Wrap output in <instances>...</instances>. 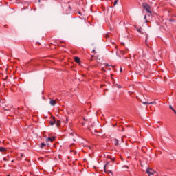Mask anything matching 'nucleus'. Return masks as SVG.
Listing matches in <instances>:
<instances>
[{
    "instance_id": "f03ea898",
    "label": "nucleus",
    "mask_w": 176,
    "mask_h": 176,
    "mask_svg": "<svg viewBox=\"0 0 176 176\" xmlns=\"http://www.w3.org/2000/svg\"><path fill=\"white\" fill-rule=\"evenodd\" d=\"M56 140V138L52 137V138H48L46 139L45 142L47 145V146H50V142H53Z\"/></svg>"
},
{
    "instance_id": "aec40b11",
    "label": "nucleus",
    "mask_w": 176,
    "mask_h": 176,
    "mask_svg": "<svg viewBox=\"0 0 176 176\" xmlns=\"http://www.w3.org/2000/svg\"><path fill=\"white\" fill-rule=\"evenodd\" d=\"M92 52H93V53H96V50H93Z\"/></svg>"
},
{
    "instance_id": "ddd939ff",
    "label": "nucleus",
    "mask_w": 176,
    "mask_h": 176,
    "mask_svg": "<svg viewBox=\"0 0 176 176\" xmlns=\"http://www.w3.org/2000/svg\"><path fill=\"white\" fill-rule=\"evenodd\" d=\"M60 124H61V121L58 120L56 122V126L58 127V126H60Z\"/></svg>"
},
{
    "instance_id": "39448f33",
    "label": "nucleus",
    "mask_w": 176,
    "mask_h": 176,
    "mask_svg": "<svg viewBox=\"0 0 176 176\" xmlns=\"http://www.w3.org/2000/svg\"><path fill=\"white\" fill-rule=\"evenodd\" d=\"M142 104H144V105H153L155 104H156V102H148V101H142Z\"/></svg>"
},
{
    "instance_id": "9b49d317",
    "label": "nucleus",
    "mask_w": 176,
    "mask_h": 176,
    "mask_svg": "<svg viewBox=\"0 0 176 176\" xmlns=\"http://www.w3.org/2000/svg\"><path fill=\"white\" fill-rule=\"evenodd\" d=\"M169 108H170V109H171L173 111H174V113L176 114V111H175V109H174V108H173V106L170 105V106H169Z\"/></svg>"
},
{
    "instance_id": "a211bd4d",
    "label": "nucleus",
    "mask_w": 176,
    "mask_h": 176,
    "mask_svg": "<svg viewBox=\"0 0 176 176\" xmlns=\"http://www.w3.org/2000/svg\"><path fill=\"white\" fill-rule=\"evenodd\" d=\"M148 42V36H146V43Z\"/></svg>"
},
{
    "instance_id": "423d86ee",
    "label": "nucleus",
    "mask_w": 176,
    "mask_h": 176,
    "mask_svg": "<svg viewBox=\"0 0 176 176\" xmlns=\"http://www.w3.org/2000/svg\"><path fill=\"white\" fill-rule=\"evenodd\" d=\"M74 61L78 64H80V58L78 56L74 57Z\"/></svg>"
},
{
    "instance_id": "c756f323",
    "label": "nucleus",
    "mask_w": 176,
    "mask_h": 176,
    "mask_svg": "<svg viewBox=\"0 0 176 176\" xmlns=\"http://www.w3.org/2000/svg\"><path fill=\"white\" fill-rule=\"evenodd\" d=\"M112 161L113 162V159H112Z\"/></svg>"
},
{
    "instance_id": "dca6fc26",
    "label": "nucleus",
    "mask_w": 176,
    "mask_h": 176,
    "mask_svg": "<svg viewBox=\"0 0 176 176\" xmlns=\"http://www.w3.org/2000/svg\"><path fill=\"white\" fill-rule=\"evenodd\" d=\"M116 87H118V89H122V86L119 85H116Z\"/></svg>"
},
{
    "instance_id": "1a4fd4ad",
    "label": "nucleus",
    "mask_w": 176,
    "mask_h": 176,
    "mask_svg": "<svg viewBox=\"0 0 176 176\" xmlns=\"http://www.w3.org/2000/svg\"><path fill=\"white\" fill-rule=\"evenodd\" d=\"M6 151V148L5 147H0V152H5Z\"/></svg>"
},
{
    "instance_id": "4468645a",
    "label": "nucleus",
    "mask_w": 176,
    "mask_h": 176,
    "mask_svg": "<svg viewBox=\"0 0 176 176\" xmlns=\"http://www.w3.org/2000/svg\"><path fill=\"white\" fill-rule=\"evenodd\" d=\"M44 146H46V144L45 143H42L41 145V148H43Z\"/></svg>"
},
{
    "instance_id": "f8f14e48",
    "label": "nucleus",
    "mask_w": 176,
    "mask_h": 176,
    "mask_svg": "<svg viewBox=\"0 0 176 176\" xmlns=\"http://www.w3.org/2000/svg\"><path fill=\"white\" fill-rule=\"evenodd\" d=\"M114 144L115 145H119V140H118V139H116L115 141H114Z\"/></svg>"
},
{
    "instance_id": "2eb2a0df",
    "label": "nucleus",
    "mask_w": 176,
    "mask_h": 176,
    "mask_svg": "<svg viewBox=\"0 0 176 176\" xmlns=\"http://www.w3.org/2000/svg\"><path fill=\"white\" fill-rule=\"evenodd\" d=\"M116 5H118V0H116L114 1V6H116Z\"/></svg>"
},
{
    "instance_id": "7ed1b4c3",
    "label": "nucleus",
    "mask_w": 176,
    "mask_h": 176,
    "mask_svg": "<svg viewBox=\"0 0 176 176\" xmlns=\"http://www.w3.org/2000/svg\"><path fill=\"white\" fill-rule=\"evenodd\" d=\"M156 171L153 170V169L148 168L146 169V173L148 174V176L153 175Z\"/></svg>"
},
{
    "instance_id": "4be33fe9",
    "label": "nucleus",
    "mask_w": 176,
    "mask_h": 176,
    "mask_svg": "<svg viewBox=\"0 0 176 176\" xmlns=\"http://www.w3.org/2000/svg\"><path fill=\"white\" fill-rule=\"evenodd\" d=\"M73 152H74V155H76V151H73Z\"/></svg>"
},
{
    "instance_id": "cd10ccee",
    "label": "nucleus",
    "mask_w": 176,
    "mask_h": 176,
    "mask_svg": "<svg viewBox=\"0 0 176 176\" xmlns=\"http://www.w3.org/2000/svg\"><path fill=\"white\" fill-rule=\"evenodd\" d=\"M3 160H6V158H4Z\"/></svg>"
},
{
    "instance_id": "a878e982",
    "label": "nucleus",
    "mask_w": 176,
    "mask_h": 176,
    "mask_svg": "<svg viewBox=\"0 0 176 176\" xmlns=\"http://www.w3.org/2000/svg\"><path fill=\"white\" fill-rule=\"evenodd\" d=\"M122 45H124V43H122Z\"/></svg>"
},
{
    "instance_id": "412c9836",
    "label": "nucleus",
    "mask_w": 176,
    "mask_h": 176,
    "mask_svg": "<svg viewBox=\"0 0 176 176\" xmlns=\"http://www.w3.org/2000/svg\"><path fill=\"white\" fill-rule=\"evenodd\" d=\"M106 67H109V64H106Z\"/></svg>"
},
{
    "instance_id": "f257e3e1",
    "label": "nucleus",
    "mask_w": 176,
    "mask_h": 176,
    "mask_svg": "<svg viewBox=\"0 0 176 176\" xmlns=\"http://www.w3.org/2000/svg\"><path fill=\"white\" fill-rule=\"evenodd\" d=\"M142 7L143 9H144V10H146L148 13H152V10H151V6H149V4L146 3H143Z\"/></svg>"
},
{
    "instance_id": "c85d7f7f",
    "label": "nucleus",
    "mask_w": 176,
    "mask_h": 176,
    "mask_svg": "<svg viewBox=\"0 0 176 176\" xmlns=\"http://www.w3.org/2000/svg\"><path fill=\"white\" fill-rule=\"evenodd\" d=\"M91 57H94V56H91Z\"/></svg>"
},
{
    "instance_id": "5701e85b",
    "label": "nucleus",
    "mask_w": 176,
    "mask_h": 176,
    "mask_svg": "<svg viewBox=\"0 0 176 176\" xmlns=\"http://www.w3.org/2000/svg\"><path fill=\"white\" fill-rule=\"evenodd\" d=\"M144 19H146V16H144Z\"/></svg>"
},
{
    "instance_id": "0eeeda50",
    "label": "nucleus",
    "mask_w": 176,
    "mask_h": 176,
    "mask_svg": "<svg viewBox=\"0 0 176 176\" xmlns=\"http://www.w3.org/2000/svg\"><path fill=\"white\" fill-rule=\"evenodd\" d=\"M50 124L51 126H54V124H56V118L54 117L53 118V121H50Z\"/></svg>"
},
{
    "instance_id": "f3484780",
    "label": "nucleus",
    "mask_w": 176,
    "mask_h": 176,
    "mask_svg": "<svg viewBox=\"0 0 176 176\" xmlns=\"http://www.w3.org/2000/svg\"><path fill=\"white\" fill-rule=\"evenodd\" d=\"M122 167H123V168H129V166H127L126 165L123 166Z\"/></svg>"
},
{
    "instance_id": "6e6552de",
    "label": "nucleus",
    "mask_w": 176,
    "mask_h": 176,
    "mask_svg": "<svg viewBox=\"0 0 176 176\" xmlns=\"http://www.w3.org/2000/svg\"><path fill=\"white\" fill-rule=\"evenodd\" d=\"M50 105H52V107H54V105H56V101L54 100H51L50 101Z\"/></svg>"
},
{
    "instance_id": "6ab92c4d",
    "label": "nucleus",
    "mask_w": 176,
    "mask_h": 176,
    "mask_svg": "<svg viewBox=\"0 0 176 176\" xmlns=\"http://www.w3.org/2000/svg\"><path fill=\"white\" fill-rule=\"evenodd\" d=\"M120 71L122 72L123 71V68H120Z\"/></svg>"
},
{
    "instance_id": "bb28decb",
    "label": "nucleus",
    "mask_w": 176,
    "mask_h": 176,
    "mask_svg": "<svg viewBox=\"0 0 176 176\" xmlns=\"http://www.w3.org/2000/svg\"><path fill=\"white\" fill-rule=\"evenodd\" d=\"M82 126H85V124H84V123H82Z\"/></svg>"
},
{
    "instance_id": "9d476101",
    "label": "nucleus",
    "mask_w": 176,
    "mask_h": 176,
    "mask_svg": "<svg viewBox=\"0 0 176 176\" xmlns=\"http://www.w3.org/2000/svg\"><path fill=\"white\" fill-rule=\"evenodd\" d=\"M137 32H140V34H142V32L141 31L142 28H136Z\"/></svg>"
},
{
    "instance_id": "393cba45",
    "label": "nucleus",
    "mask_w": 176,
    "mask_h": 176,
    "mask_svg": "<svg viewBox=\"0 0 176 176\" xmlns=\"http://www.w3.org/2000/svg\"><path fill=\"white\" fill-rule=\"evenodd\" d=\"M146 23H148V20L146 19Z\"/></svg>"
},
{
    "instance_id": "20e7f679",
    "label": "nucleus",
    "mask_w": 176,
    "mask_h": 176,
    "mask_svg": "<svg viewBox=\"0 0 176 176\" xmlns=\"http://www.w3.org/2000/svg\"><path fill=\"white\" fill-rule=\"evenodd\" d=\"M108 164H109V162L107 163V164L104 166V170L105 171V173H107V174H111V175H113V173H112L111 170H109L108 169H107V166H108Z\"/></svg>"
},
{
    "instance_id": "b1692460",
    "label": "nucleus",
    "mask_w": 176,
    "mask_h": 176,
    "mask_svg": "<svg viewBox=\"0 0 176 176\" xmlns=\"http://www.w3.org/2000/svg\"><path fill=\"white\" fill-rule=\"evenodd\" d=\"M66 121L68 122V118H66Z\"/></svg>"
}]
</instances>
